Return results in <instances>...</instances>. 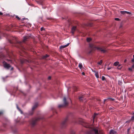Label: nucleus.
Here are the masks:
<instances>
[{
    "instance_id": "f704fd0d",
    "label": "nucleus",
    "mask_w": 134,
    "mask_h": 134,
    "mask_svg": "<svg viewBox=\"0 0 134 134\" xmlns=\"http://www.w3.org/2000/svg\"><path fill=\"white\" fill-rule=\"evenodd\" d=\"M3 14V13L1 12H0V15H2Z\"/></svg>"
},
{
    "instance_id": "a878e982",
    "label": "nucleus",
    "mask_w": 134,
    "mask_h": 134,
    "mask_svg": "<svg viewBox=\"0 0 134 134\" xmlns=\"http://www.w3.org/2000/svg\"><path fill=\"white\" fill-rule=\"evenodd\" d=\"M134 119V116H132L131 117V120H133Z\"/></svg>"
},
{
    "instance_id": "5701e85b",
    "label": "nucleus",
    "mask_w": 134,
    "mask_h": 134,
    "mask_svg": "<svg viewBox=\"0 0 134 134\" xmlns=\"http://www.w3.org/2000/svg\"><path fill=\"white\" fill-rule=\"evenodd\" d=\"M83 98L82 96L80 97L79 98V99L80 101L82 100V98Z\"/></svg>"
},
{
    "instance_id": "e433bc0d",
    "label": "nucleus",
    "mask_w": 134,
    "mask_h": 134,
    "mask_svg": "<svg viewBox=\"0 0 134 134\" xmlns=\"http://www.w3.org/2000/svg\"><path fill=\"white\" fill-rule=\"evenodd\" d=\"M82 74L83 75H85V73L84 72H82Z\"/></svg>"
},
{
    "instance_id": "a211bd4d",
    "label": "nucleus",
    "mask_w": 134,
    "mask_h": 134,
    "mask_svg": "<svg viewBox=\"0 0 134 134\" xmlns=\"http://www.w3.org/2000/svg\"><path fill=\"white\" fill-rule=\"evenodd\" d=\"M126 12V11H120V13H121V14H125Z\"/></svg>"
},
{
    "instance_id": "c756f323",
    "label": "nucleus",
    "mask_w": 134,
    "mask_h": 134,
    "mask_svg": "<svg viewBox=\"0 0 134 134\" xmlns=\"http://www.w3.org/2000/svg\"><path fill=\"white\" fill-rule=\"evenodd\" d=\"M132 68L134 69V64L132 65Z\"/></svg>"
},
{
    "instance_id": "c9c22d12",
    "label": "nucleus",
    "mask_w": 134,
    "mask_h": 134,
    "mask_svg": "<svg viewBox=\"0 0 134 134\" xmlns=\"http://www.w3.org/2000/svg\"><path fill=\"white\" fill-rule=\"evenodd\" d=\"M91 46V47H95L93 45H92V46Z\"/></svg>"
},
{
    "instance_id": "79ce46f5",
    "label": "nucleus",
    "mask_w": 134,
    "mask_h": 134,
    "mask_svg": "<svg viewBox=\"0 0 134 134\" xmlns=\"http://www.w3.org/2000/svg\"><path fill=\"white\" fill-rule=\"evenodd\" d=\"M133 58L134 59V55H133Z\"/></svg>"
},
{
    "instance_id": "1a4fd4ad",
    "label": "nucleus",
    "mask_w": 134,
    "mask_h": 134,
    "mask_svg": "<svg viewBox=\"0 0 134 134\" xmlns=\"http://www.w3.org/2000/svg\"><path fill=\"white\" fill-rule=\"evenodd\" d=\"M29 36H25L24 37V39H23V41L24 42L27 39L29 38Z\"/></svg>"
},
{
    "instance_id": "6e6552de",
    "label": "nucleus",
    "mask_w": 134,
    "mask_h": 134,
    "mask_svg": "<svg viewBox=\"0 0 134 134\" xmlns=\"http://www.w3.org/2000/svg\"><path fill=\"white\" fill-rule=\"evenodd\" d=\"M69 43H68L67 44L65 45L61 46L60 47V49H62V48H64L66 47H67L68 46H69Z\"/></svg>"
},
{
    "instance_id": "393cba45",
    "label": "nucleus",
    "mask_w": 134,
    "mask_h": 134,
    "mask_svg": "<svg viewBox=\"0 0 134 134\" xmlns=\"http://www.w3.org/2000/svg\"><path fill=\"white\" fill-rule=\"evenodd\" d=\"M115 20H116L119 21V19L118 18H116L115 19Z\"/></svg>"
},
{
    "instance_id": "b1692460",
    "label": "nucleus",
    "mask_w": 134,
    "mask_h": 134,
    "mask_svg": "<svg viewBox=\"0 0 134 134\" xmlns=\"http://www.w3.org/2000/svg\"><path fill=\"white\" fill-rule=\"evenodd\" d=\"M44 29L43 27H42L41 28V30L42 31L44 30Z\"/></svg>"
},
{
    "instance_id": "f3484780",
    "label": "nucleus",
    "mask_w": 134,
    "mask_h": 134,
    "mask_svg": "<svg viewBox=\"0 0 134 134\" xmlns=\"http://www.w3.org/2000/svg\"><path fill=\"white\" fill-rule=\"evenodd\" d=\"M97 115V114H96V113H94V116H93V121H94V119L95 118L96 116Z\"/></svg>"
},
{
    "instance_id": "37998d69",
    "label": "nucleus",
    "mask_w": 134,
    "mask_h": 134,
    "mask_svg": "<svg viewBox=\"0 0 134 134\" xmlns=\"http://www.w3.org/2000/svg\"><path fill=\"white\" fill-rule=\"evenodd\" d=\"M121 82H120V84H121Z\"/></svg>"
},
{
    "instance_id": "39448f33",
    "label": "nucleus",
    "mask_w": 134,
    "mask_h": 134,
    "mask_svg": "<svg viewBox=\"0 0 134 134\" xmlns=\"http://www.w3.org/2000/svg\"><path fill=\"white\" fill-rule=\"evenodd\" d=\"M95 73V75L96 77L97 78H99V76L98 74V71H93Z\"/></svg>"
},
{
    "instance_id": "a18cd8bd",
    "label": "nucleus",
    "mask_w": 134,
    "mask_h": 134,
    "mask_svg": "<svg viewBox=\"0 0 134 134\" xmlns=\"http://www.w3.org/2000/svg\"><path fill=\"white\" fill-rule=\"evenodd\" d=\"M119 84H120V83H119Z\"/></svg>"
},
{
    "instance_id": "49530a36",
    "label": "nucleus",
    "mask_w": 134,
    "mask_h": 134,
    "mask_svg": "<svg viewBox=\"0 0 134 134\" xmlns=\"http://www.w3.org/2000/svg\"><path fill=\"white\" fill-rule=\"evenodd\" d=\"M74 90H75V89H74Z\"/></svg>"
},
{
    "instance_id": "f03ea898",
    "label": "nucleus",
    "mask_w": 134,
    "mask_h": 134,
    "mask_svg": "<svg viewBox=\"0 0 134 134\" xmlns=\"http://www.w3.org/2000/svg\"><path fill=\"white\" fill-rule=\"evenodd\" d=\"M96 48L102 53H105L107 51V50L104 47H96Z\"/></svg>"
},
{
    "instance_id": "9d476101",
    "label": "nucleus",
    "mask_w": 134,
    "mask_h": 134,
    "mask_svg": "<svg viewBox=\"0 0 134 134\" xmlns=\"http://www.w3.org/2000/svg\"><path fill=\"white\" fill-rule=\"evenodd\" d=\"M116 133V131L113 130H111L110 131V134H114Z\"/></svg>"
},
{
    "instance_id": "aec40b11",
    "label": "nucleus",
    "mask_w": 134,
    "mask_h": 134,
    "mask_svg": "<svg viewBox=\"0 0 134 134\" xmlns=\"http://www.w3.org/2000/svg\"><path fill=\"white\" fill-rule=\"evenodd\" d=\"M102 80H105V77L104 76H103L102 77Z\"/></svg>"
},
{
    "instance_id": "4c0bfd02",
    "label": "nucleus",
    "mask_w": 134,
    "mask_h": 134,
    "mask_svg": "<svg viewBox=\"0 0 134 134\" xmlns=\"http://www.w3.org/2000/svg\"><path fill=\"white\" fill-rule=\"evenodd\" d=\"M13 67H11V70H12L13 69Z\"/></svg>"
},
{
    "instance_id": "4be33fe9",
    "label": "nucleus",
    "mask_w": 134,
    "mask_h": 134,
    "mask_svg": "<svg viewBox=\"0 0 134 134\" xmlns=\"http://www.w3.org/2000/svg\"><path fill=\"white\" fill-rule=\"evenodd\" d=\"M126 13L129 14H131V12L126 11Z\"/></svg>"
},
{
    "instance_id": "cd10ccee",
    "label": "nucleus",
    "mask_w": 134,
    "mask_h": 134,
    "mask_svg": "<svg viewBox=\"0 0 134 134\" xmlns=\"http://www.w3.org/2000/svg\"><path fill=\"white\" fill-rule=\"evenodd\" d=\"M51 76H49V77H48V79H49V80H50V79H51Z\"/></svg>"
},
{
    "instance_id": "2f4dec72",
    "label": "nucleus",
    "mask_w": 134,
    "mask_h": 134,
    "mask_svg": "<svg viewBox=\"0 0 134 134\" xmlns=\"http://www.w3.org/2000/svg\"><path fill=\"white\" fill-rule=\"evenodd\" d=\"M129 70H130V71H131L132 70V68H129Z\"/></svg>"
},
{
    "instance_id": "7ed1b4c3",
    "label": "nucleus",
    "mask_w": 134,
    "mask_h": 134,
    "mask_svg": "<svg viewBox=\"0 0 134 134\" xmlns=\"http://www.w3.org/2000/svg\"><path fill=\"white\" fill-rule=\"evenodd\" d=\"M3 65L4 67L6 68L7 69H9L11 67L9 64L5 62L3 63Z\"/></svg>"
},
{
    "instance_id": "f8f14e48",
    "label": "nucleus",
    "mask_w": 134,
    "mask_h": 134,
    "mask_svg": "<svg viewBox=\"0 0 134 134\" xmlns=\"http://www.w3.org/2000/svg\"><path fill=\"white\" fill-rule=\"evenodd\" d=\"M16 107L18 109L20 112L21 114H22L23 112L22 111L20 110V109L19 108L18 106V105H16Z\"/></svg>"
},
{
    "instance_id": "9b49d317",
    "label": "nucleus",
    "mask_w": 134,
    "mask_h": 134,
    "mask_svg": "<svg viewBox=\"0 0 134 134\" xmlns=\"http://www.w3.org/2000/svg\"><path fill=\"white\" fill-rule=\"evenodd\" d=\"M79 67L81 69V68H82V65L81 63H79Z\"/></svg>"
},
{
    "instance_id": "ea45409f",
    "label": "nucleus",
    "mask_w": 134,
    "mask_h": 134,
    "mask_svg": "<svg viewBox=\"0 0 134 134\" xmlns=\"http://www.w3.org/2000/svg\"><path fill=\"white\" fill-rule=\"evenodd\" d=\"M129 130H130V129H128V130H127V131L128 132H129Z\"/></svg>"
},
{
    "instance_id": "c85d7f7f",
    "label": "nucleus",
    "mask_w": 134,
    "mask_h": 134,
    "mask_svg": "<svg viewBox=\"0 0 134 134\" xmlns=\"http://www.w3.org/2000/svg\"><path fill=\"white\" fill-rule=\"evenodd\" d=\"M86 127H88L89 128H91V127L90 126V125H89V124L88 125V126H86Z\"/></svg>"
},
{
    "instance_id": "423d86ee",
    "label": "nucleus",
    "mask_w": 134,
    "mask_h": 134,
    "mask_svg": "<svg viewBox=\"0 0 134 134\" xmlns=\"http://www.w3.org/2000/svg\"><path fill=\"white\" fill-rule=\"evenodd\" d=\"M68 117H66L65 118L64 121L62 122V124H64L68 120Z\"/></svg>"
},
{
    "instance_id": "20e7f679",
    "label": "nucleus",
    "mask_w": 134,
    "mask_h": 134,
    "mask_svg": "<svg viewBox=\"0 0 134 134\" xmlns=\"http://www.w3.org/2000/svg\"><path fill=\"white\" fill-rule=\"evenodd\" d=\"M37 119H35L33 120L31 123V125L32 126H35L37 123Z\"/></svg>"
},
{
    "instance_id": "0eeeda50",
    "label": "nucleus",
    "mask_w": 134,
    "mask_h": 134,
    "mask_svg": "<svg viewBox=\"0 0 134 134\" xmlns=\"http://www.w3.org/2000/svg\"><path fill=\"white\" fill-rule=\"evenodd\" d=\"M76 29V26H73L71 29V33L73 34L74 31H75Z\"/></svg>"
},
{
    "instance_id": "6ab92c4d",
    "label": "nucleus",
    "mask_w": 134,
    "mask_h": 134,
    "mask_svg": "<svg viewBox=\"0 0 134 134\" xmlns=\"http://www.w3.org/2000/svg\"><path fill=\"white\" fill-rule=\"evenodd\" d=\"M102 63V61L101 60L98 63V64L99 65H101Z\"/></svg>"
},
{
    "instance_id": "2eb2a0df",
    "label": "nucleus",
    "mask_w": 134,
    "mask_h": 134,
    "mask_svg": "<svg viewBox=\"0 0 134 134\" xmlns=\"http://www.w3.org/2000/svg\"><path fill=\"white\" fill-rule=\"evenodd\" d=\"M49 56V55L47 54H46L45 56H44L43 57V58L45 59L47 58V57H48Z\"/></svg>"
},
{
    "instance_id": "f257e3e1",
    "label": "nucleus",
    "mask_w": 134,
    "mask_h": 134,
    "mask_svg": "<svg viewBox=\"0 0 134 134\" xmlns=\"http://www.w3.org/2000/svg\"><path fill=\"white\" fill-rule=\"evenodd\" d=\"M63 104L62 105H59L58 107L59 108L63 107L67 105L68 104V102L66 101V99L65 97H64L63 99Z\"/></svg>"
},
{
    "instance_id": "412c9836",
    "label": "nucleus",
    "mask_w": 134,
    "mask_h": 134,
    "mask_svg": "<svg viewBox=\"0 0 134 134\" xmlns=\"http://www.w3.org/2000/svg\"><path fill=\"white\" fill-rule=\"evenodd\" d=\"M109 99H111V100H114V99H113L108 98V99H104V102L106 100H109Z\"/></svg>"
},
{
    "instance_id": "72a5a7b5",
    "label": "nucleus",
    "mask_w": 134,
    "mask_h": 134,
    "mask_svg": "<svg viewBox=\"0 0 134 134\" xmlns=\"http://www.w3.org/2000/svg\"><path fill=\"white\" fill-rule=\"evenodd\" d=\"M73 89H76V87H75V86H74V87H73Z\"/></svg>"
},
{
    "instance_id": "c03bdc74",
    "label": "nucleus",
    "mask_w": 134,
    "mask_h": 134,
    "mask_svg": "<svg viewBox=\"0 0 134 134\" xmlns=\"http://www.w3.org/2000/svg\"><path fill=\"white\" fill-rule=\"evenodd\" d=\"M32 114V113L31 114H30L31 115Z\"/></svg>"
},
{
    "instance_id": "58836bf2",
    "label": "nucleus",
    "mask_w": 134,
    "mask_h": 134,
    "mask_svg": "<svg viewBox=\"0 0 134 134\" xmlns=\"http://www.w3.org/2000/svg\"><path fill=\"white\" fill-rule=\"evenodd\" d=\"M126 62V60H125L124 61V62Z\"/></svg>"
},
{
    "instance_id": "4468645a",
    "label": "nucleus",
    "mask_w": 134,
    "mask_h": 134,
    "mask_svg": "<svg viewBox=\"0 0 134 134\" xmlns=\"http://www.w3.org/2000/svg\"><path fill=\"white\" fill-rule=\"evenodd\" d=\"M91 40V39L90 38H87V41L88 42H89Z\"/></svg>"
},
{
    "instance_id": "dca6fc26",
    "label": "nucleus",
    "mask_w": 134,
    "mask_h": 134,
    "mask_svg": "<svg viewBox=\"0 0 134 134\" xmlns=\"http://www.w3.org/2000/svg\"><path fill=\"white\" fill-rule=\"evenodd\" d=\"M37 105H34L32 108V110H34L37 107Z\"/></svg>"
},
{
    "instance_id": "ddd939ff",
    "label": "nucleus",
    "mask_w": 134,
    "mask_h": 134,
    "mask_svg": "<svg viewBox=\"0 0 134 134\" xmlns=\"http://www.w3.org/2000/svg\"><path fill=\"white\" fill-rule=\"evenodd\" d=\"M119 62H115L114 64V65L115 66H117L119 64Z\"/></svg>"
},
{
    "instance_id": "a19ab883",
    "label": "nucleus",
    "mask_w": 134,
    "mask_h": 134,
    "mask_svg": "<svg viewBox=\"0 0 134 134\" xmlns=\"http://www.w3.org/2000/svg\"><path fill=\"white\" fill-rule=\"evenodd\" d=\"M2 114V112H0V115Z\"/></svg>"
},
{
    "instance_id": "7c9ffc66",
    "label": "nucleus",
    "mask_w": 134,
    "mask_h": 134,
    "mask_svg": "<svg viewBox=\"0 0 134 134\" xmlns=\"http://www.w3.org/2000/svg\"><path fill=\"white\" fill-rule=\"evenodd\" d=\"M16 18H17L18 19H20L19 18L18 16H16Z\"/></svg>"
},
{
    "instance_id": "473e14b6",
    "label": "nucleus",
    "mask_w": 134,
    "mask_h": 134,
    "mask_svg": "<svg viewBox=\"0 0 134 134\" xmlns=\"http://www.w3.org/2000/svg\"><path fill=\"white\" fill-rule=\"evenodd\" d=\"M111 68V67H109V68H108L107 69L108 70H109Z\"/></svg>"
},
{
    "instance_id": "bb28decb",
    "label": "nucleus",
    "mask_w": 134,
    "mask_h": 134,
    "mask_svg": "<svg viewBox=\"0 0 134 134\" xmlns=\"http://www.w3.org/2000/svg\"><path fill=\"white\" fill-rule=\"evenodd\" d=\"M132 62H134V58H133L132 60H131Z\"/></svg>"
}]
</instances>
